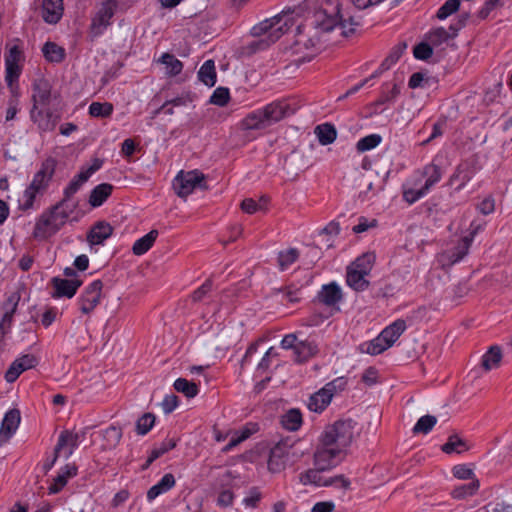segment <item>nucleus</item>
<instances>
[{
    "label": "nucleus",
    "instance_id": "obj_1",
    "mask_svg": "<svg viewBox=\"0 0 512 512\" xmlns=\"http://www.w3.org/2000/svg\"><path fill=\"white\" fill-rule=\"evenodd\" d=\"M317 9L313 12L312 16L307 19L306 25L297 26V39L295 45H303L305 48L314 47L319 42L318 35L309 37L307 39L303 36L304 29L309 26L316 30V34L330 32L334 28L339 27L342 29V35L348 37L355 32L352 27V18L349 19L350 26L347 28V21L343 20L340 16V3L338 0H317Z\"/></svg>",
    "mask_w": 512,
    "mask_h": 512
},
{
    "label": "nucleus",
    "instance_id": "obj_2",
    "mask_svg": "<svg viewBox=\"0 0 512 512\" xmlns=\"http://www.w3.org/2000/svg\"><path fill=\"white\" fill-rule=\"evenodd\" d=\"M293 25V17L288 13L276 15L255 25L251 30L252 35L256 37H266L261 38L260 40L252 41L248 45L249 52L255 53L258 50L267 48L272 43H275Z\"/></svg>",
    "mask_w": 512,
    "mask_h": 512
},
{
    "label": "nucleus",
    "instance_id": "obj_3",
    "mask_svg": "<svg viewBox=\"0 0 512 512\" xmlns=\"http://www.w3.org/2000/svg\"><path fill=\"white\" fill-rule=\"evenodd\" d=\"M285 101H274L248 113L240 122L242 130H263L292 114Z\"/></svg>",
    "mask_w": 512,
    "mask_h": 512
},
{
    "label": "nucleus",
    "instance_id": "obj_4",
    "mask_svg": "<svg viewBox=\"0 0 512 512\" xmlns=\"http://www.w3.org/2000/svg\"><path fill=\"white\" fill-rule=\"evenodd\" d=\"M75 208L76 204L69 206L59 201L45 210L36 221L33 237L37 240H47L54 236L66 224Z\"/></svg>",
    "mask_w": 512,
    "mask_h": 512
},
{
    "label": "nucleus",
    "instance_id": "obj_5",
    "mask_svg": "<svg viewBox=\"0 0 512 512\" xmlns=\"http://www.w3.org/2000/svg\"><path fill=\"white\" fill-rule=\"evenodd\" d=\"M355 425L352 419L338 420L328 425L320 437L322 445L335 446L343 451L354 439Z\"/></svg>",
    "mask_w": 512,
    "mask_h": 512
},
{
    "label": "nucleus",
    "instance_id": "obj_6",
    "mask_svg": "<svg viewBox=\"0 0 512 512\" xmlns=\"http://www.w3.org/2000/svg\"><path fill=\"white\" fill-rule=\"evenodd\" d=\"M56 166L57 161L52 157L45 159L41 163L40 169L36 172L32 182L24 191L25 201L22 205L24 210L32 208L37 193L46 191L53 178Z\"/></svg>",
    "mask_w": 512,
    "mask_h": 512
},
{
    "label": "nucleus",
    "instance_id": "obj_7",
    "mask_svg": "<svg viewBox=\"0 0 512 512\" xmlns=\"http://www.w3.org/2000/svg\"><path fill=\"white\" fill-rule=\"evenodd\" d=\"M206 177L199 170L180 171L173 180V189L180 198H187L195 189H207Z\"/></svg>",
    "mask_w": 512,
    "mask_h": 512
},
{
    "label": "nucleus",
    "instance_id": "obj_8",
    "mask_svg": "<svg viewBox=\"0 0 512 512\" xmlns=\"http://www.w3.org/2000/svg\"><path fill=\"white\" fill-rule=\"evenodd\" d=\"M423 175L427 177V179L425 184L420 189L411 188L404 190L403 198L407 203L413 204L424 195H426L430 188L441 179V170L437 165L429 164L424 167Z\"/></svg>",
    "mask_w": 512,
    "mask_h": 512
},
{
    "label": "nucleus",
    "instance_id": "obj_9",
    "mask_svg": "<svg viewBox=\"0 0 512 512\" xmlns=\"http://www.w3.org/2000/svg\"><path fill=\"white\" fill-rule=\"evenodd\" d=\"M345 382L342 378L327 383L322 389L310 396L308 401L309 410L321 413L331 402L337 387L342 388Z\"/></svg>",
    "mask_w": 512,
    "mask_h": 512
},
{
    "label": "nucleus",
    "instance_id": "obj_10",
    "mask_svg": "<svg viewBox=\"0 0 512 512\" xmlns=\"http://www.w3.org/2000/svg\"><path fill=\"white\" fill-rule=\"evenodd\" d=\"M103 165V160L99 158L93 159V163L88 168L84 169L82 168L81 171L73 177V179L70 181L68 186L64 190V197L61 200V202H64V204L69 205L68 201L70 198L78 192V190L82 187V185L88 181L90 176L98 171Z\"/></svg>",
    "mask_w": 512,
    "mask_h": 512
},
{
    "label": "nucleus",
    "instance_id": "obj_11",
    "mask_svg": "<svg viewBox=\"0 0 512 512\" xmlns=\"http://www.w3.org/2000/svg\"><path fill=\"white\" fill-rule=\"evenodd\" d=\"M103 283L95 280L90 283L78 299L79 309L83 314H90L99 304L102 296Z\"/></svg>",
    "mask_w": 512,
    "mask_h": 512
},
{
    "label": "nucleus",
    "instance_id": "obj_12",
    "mask_svg": "<svg viewBox=\"0 0 512 512\" xmlns=\"http://www.w3.org/2000/svg\"><path fill=\"white\" fill-rule=\"evenodd\" d=\"M323 470L321 469H318L317 467H315V469H309L307 470L305 473H302L300 475V482L303 484V485H307V484H313L315 486H332L338 482H341V485L342 487L344 488H348L349 485H350V482L344 478L343 475H338V476H335V477H329V478H324L322 475H321V472Z\"/></svg>",
    "mask_w": 512,
    "mask_h": 512
},
{
    "label": "nucleus",
    "instance_id": "obj_13",
    "mask_svg": "<svg viewBox=\"0 0 512 512\" xmlns=\"http://www.w3.org/2000/svg\"><path fill=\"white\" fill-rule=\"evenodd\" d=\"M30 118L37 125L39 130L47 132L55 129L60 119V115L50 108L32 106L30 110Z\"/></svg>",
    "mask_w": 512,
    "mask_h": 512
},
{
    "label": "nucleus",
    "instance_id": "obj_14",
    "mask_svg": "<svg viewBox=\"0 0 512 512\" xmlns=\"http://www.w3.org/2000/svg\"><path fill=\"white\" fill-rule=\"evenodd\" d=\"M292 446L293 444L286 439L279 441L271 448L268 459V469L271 472L278 473L285 468L289 449L292 448Z\"/></svg>",
    "mask_w": 512,
    "mask_h": 512
},
{
    "label": "nucleus",
    "instance_id": "obj_15",
    "mask_svg": "<svg viewBox=\"0 0 512 512\" xmlns=\"http://www.w3.org/2000/svg\"><path fill=\"white\" fill-rule=\"evenodd\" d=\"M342 451L335 446L320 445L317 447L314 453V465L318 469L328 470L336 465L335 458Z\"/></svg>",
    "mask_w": 512,
    "mask_h": 512
},
{
    "label": "nucleus",
    "instance_id": "obj_16",
    "mask_svg": "<svg viewBox=\"0 0 512 512\" xmlns=\"http://www.w3.org/2000/svg\"><path fill=\"white\" fill-rule=\"evenodd\" d=\"M38 364L36 356L25 354L16 359L5 373V379L8 383L16 381L20 374L28 369L34 368Z\"/></svg>",
    "mask_w": 512,
    "mask_h": 512
},
{
    "label": "nucleus",
    "instance_id": "obj_17",
    "mask_svg": "<svg viewBox=\"0 0 512 512\" xmlns=\"http://www.w3.org/2000/svg\"><path fill=\"white\" fill-rule=\"evenodd\" d=\"M51 284L54 288V292L52 293L53 298H72L76 294L78 288L82 285V281L78 279L54 277L51 280Z\"/></svg>",
    "mask_w": 512,
    "mask_h": 512
},
{
    "label": "nucleus",
    "instance_id": "obj_18",
    "mask_svg": "<svg viewBox=\"0 0 512 512\" xmlns=\"http://www.w3.org/2000/svg\"><path fill=\"white\" fill-rule=\"evenodd\" d=\"M19 423L20 411L18 409H11L5 414L0 427V446L10 439L18 428Z\"/></svg>",
    "mask_w": 512,
    "mask_h": 512
},
{
    "label": "nucleus",
    "instance_id": "obj_19",
    "mask_svg": "<svg viewBox=\"0 0 512 512\" xmlns=\"http://www.w3.org/2000/svg\"><path fill=\"white\" fill-rule=\"evenodd\" d=\"M86 432L87 428L80 433H72L68 430L62 431L56 444V450L62 451L65 447L69 446L65 455L66 458H69L73 454L74 449L78 446L80 439L85 437Z\"/></svg>",
    "mask_w": 512,
    "mask_h": 512
},
{
    "label": "nucleus",
    "instance_id": "obj_20",
    "mask_svg": "<svg viewBox=\"0 0 512 512\" xmlns=\"http://www.w3.org/2000/svg\"><path fill=\"white\" fill-rule=\"evenodd\" d=\"M63 11V0H43L42 18L46 23H58L63 16Z\"/></svg>",
    "mask_w": 512,
    "mask_h": 512
},
{
    "label": "nucleus",
    "instance_id": "obj_21",
    "mask_svg": "<svg viewBox=\"0 0 512 512\" xmlns=\"http://www.w3.org/2000/svg\"><path fill=\"white\" fill-rule=\"evenodd\" d=\"M113 233V227L106 221L97 222L87 234V241L91 246L101 245Z\"/></svg>",
    "mask_w": 512,
    "mask_h": 512
},
{
    "label": "nucleus",
    "instance_id": "obj_22",
    "mask_svg": "<svg viewBox=\"0 0 512 512\" xmlns=\"http://www.w3.org/2000/svg\"><path fill=\"white\" fill-rule=\"evenodd\" d=\"M51 100V86L45 79H38L33 83V106H47Z\"/></svg>",
    "mask_w": 512,
    "mask_h": 512
},
{
    "label": "nucleus",
    "instance_id": "obj_23",
    "mask_svg": "<svg viewBox=\"0 0 512 512\" xmlns=\"http://www.w3.org/2000/svg\"><path fill=\"white\" fill-rule=\"evenodd\" d=\"M114 15V4L111 0L103 3L96 17L92 21V29L97 30L96 34L102 33V30L110 25V19Z\"/></svg>",
    "mask_w": 512,
    "mask_h": 512
},
{
    "label": "nucleus",
    "instance_id": "obj_24",
    "mask_svg": "<svg viewBox=\"0 0 512 512\" xmlns=\"http://www.w3.org/2000/svg\"><path fill=\"white\" fill-rule=\"evenodd\" d=\"M317 298L326 306H334L342 299V292L335 282H331L322 286Z\"/></svg>",
    "mask_w": 512,
    "mask_h": 512
},
{
    "label": "nucleus",
    "instance_id": "obj_25",
    "mask_svg": "<svg viewBox=\"0 0 512 512\" xmlns=\"http://www.w3.org/2000/svg\"><path fill=\"white\" fill-rule=\"evenodd\" d=\"M406 328L407 326L405 320L397 319L392 324L384 328L379 335L381 336V339H383L385 343L391 347L403 334Z\"/></svg>",
    "mask_w": 512,
    "mask_h": 512
},
{
    "label": "nucleus",
    "instance_id": "obj_26",
    "mask_svg": "<svg viewBox=\"0 0 512 512\" xmlns=\"http://www.w3.org/2000/svg\"><path fill=\"white\" fill-rule=\"evenodd\" d=\"M77 474V467L74 464L65 465L58 475L54 478V482L49 486L50 494H56L67 484L69 478Z\"/></svg>",
    "mask_w": 512,
    "mask_h": 512
},
{
    "label": "nucleus",
    "instance_id": "obj_27",
    "mask_svg": "<svg viewBox=\"0 0 512 512\" xmlns=\"http://www.w3.org/2000/svg\"><path fill=\"white\" fill-rule=\"evenodd\" d=\"M20 298H21V296L18 292H12L7 296L6 300L3 302V304H2L3 315H2L1 320L4 323H8V325L12 326L13 317L17 310Z\"/></svg>",
    "mask_w": 512,
    "mask_h": 512
},
{
    "label": "nucleus",
    "instance_id": "obj_28",
    "mask_svg": "<svg viewBox=\"0 0 512 512\" xmlns=\"http://www.w3.org/2000/svg\"><path fill=\"white\" fill-rule=\"evenodd\" d=\"M174 485H175V477H174V475L171 474V473L165 474L157 484L153 485L148 490V492H147V499L149 501L154 500L159 495L169 491L171 488L174 487Z\"/></svg>",
    "mask_w": 512,
    "mask_h": 512
},
{
    "label": "nucleus",
    "instance_id": "obj_29",
    "mask_svg": "<svg viewBox=\"0 0 512 512\" xmlns=\"http://www.w3.org/2000/svg\"><path fill=\"white\" fill-rule=\"evenodd\" d=\"M477 229L478 227L470 233V236L463 237L461 242L453 250L448 252V258L452 264L459 262L467 255Z\"/></svg>",
    "mask_w": 512,
    "mask_h": 512
},
{
    "label": "nucleus",
    "instance_id": "obj_30",
    "mask_svg": "<svg viewBox=\"0 0 512 512\" xmlns=\"http://www.w3.org/2000/svg\"><path fill=\"white\" fill-rule=\"evenodd\" d=\"M113 186L109 183H102L94 187L89 196V204L92 207L101 206L111 195Z\"/></svg>",
    "mask_w": 512,
    "mask_h": 512
},
{
    "label": "nucleus",
    "instance_id": "obj_31",
    "mask_svg": "<svg viewBox=\"0 0 512 512\" xmlns=\"http://www.w3.org/2000/svg\"><path fill=\"white\" fill-rule=\"evenodd\" d=\"M314 133L319 143L324 146L332 144L337 138V130L331 123L317 125L314 129Z\"/></svg>",
    "mask_w": 512,
    "mask_h": 512
},
{
    "label": "nucleus",
    "instance_id": "obj_32",
    "mask_svg": "<svg viewBox=\"0 0 512 512\" xmlns=\"http://www.w3.org/2000/svg\"><path fill=\"white\" fill-rule=\"evenodd\" d=\"M157 236L158 231L155 229L151 230L146 235L135 241L132 247V252L138 256L145 254L153 246Z\"/></svg>",
    "mask_w": 512,
    "mask_h": 512
},
{
    "label": "nucleus",
    "instance_id": "obj_33",
    "mask_svg": "<svg viewBox=\"0 0 512 512\" xmlns=\"http://www.w3.org/2000/svg\"><path fill=\"white\" fill-rule=\"evenodd\" d=\"M198 78L209 87H213L216 84V70L213 60L210 59L203 63L198 71Z\"/></svg>",
    "mask_w": 512,
    "mask_h": 512
},
{
    "label": "nucleus",
    "instance_id": "obj_34",
    "mask_svg": "<svg viewBox=\"0 0 512 512\" xmlns=\"http://www.w3.org/2000/svg\"><path fill=\"white\" fill-rule=\"evenodd\" d=\"M502 359V351L499 346H491L482 357V367L489 371L497 368Z\"/></svg>",
    "mask_w": 512,
    "mask_h": 512
},
{
    "label": "nucleus",
    "instance_id": "obj_35",
    "mask_svg": "<svg viewBox=\"0 0 512 512\" xmlns=\"http://www.w3.org/2000/svg\"><path fill=\"white\" fill-rule=\"evenodd\" d=\"M367 275L347 268L346 282L355 291H364L369 286Z\"/></svg>",
    "mask_w": 512,
    "mask_h": 512
},
{
    "label": "nucleus",
    "instance_id": "obj_36",
    "mask_svg": "<svg viewBox=\"0 0 512 512\" xmlns=\"http://www.w3.org/2000/svg\"><path fill=\"white\" fill-rule=\"evenodd\" d=\"M441 450L446 454H461L468 450V445L466 441L460 438L457 434H453L448 437L447 442L442 445Z\"/></svg>",
    "mask_w": 512,
    "mask_h": 512
},
{
    "label": "nucleus",
    "instance_id": "obj_37",
    "mask_svg": "<svg viewBox=\"0 0 512 512\" xmlns=\"http://www.w3.org/2000/svg\"><path fill=\"white\" fill-rule=\"evenodd\" d=\"M282 426L289 431H297L302 425V414L298 409H290L281 417Z\"/></svg>",
    "mask_w": 512,
    "mask_h": 512
},
{
    "label": "nucleus",
    "instance_id": "obj_38",
    "mask_svg": "<svg viewBox=\"0 0 512 512\" xmlns=\"http://www.w3.org/2000/svg\"><path fill=\"white\" fill-rule=\"evenodd\" d=\"M374 261L375 255L373 253H364L352 262L348 268L368 275L373 267Z\"/></svg>",
    "mask_w": 512,
    "mask_h": 512
},
{
    "label": "nucleus",
    "instance_id": "obj_39",
    "mask_svg": "<svg viewBox=\"0 0 512 512\" xmlns=\"http://www.w3.org/2000/svg\"><path fill=\"white\" fill-rule=\"evenodd\" d=\"M294 353L297 362H305L317 353V346L313 342L301 341L295 346Z\"/></svg>",
    "mask_w": 512,
    "mask_h": 512
},
{
    "label": "nucleus",
    "instance_id": "obj_40",
    "mask_svg": "<svg viewBox=\"0 0 512 512\" xmlns=\"http://www.w3.org/2000/svg\"><path fill=\"white\" fill-rule=\"evenodd\" d=\"M42 52L44 57L50 62L59 63L65 57V50L54 42H46Z\"/></svg>",
    "mask_w": 512,
    "mask_h": 512
},
{
    "label": "nucleus",
    "instance_id": "obj_41",
    "mask_svg": "<svg viewBox=\"0 0 512 512\" xmlns=\"http://www.w3.org/2000/svg\"><path fill=\"white\" fill-rule=\"evenodd\" d=\"M479 487V480L473 479V481L468 484L455 487L451 492V496L454 499H465L466 497L474 495L478 491Z\"/></svg>",
    "mask_w": 512,
    "mask_h": 512
},
{
    "label": "nucleus",
    "instance_id": "obj_42",
    "mask_svg": "<svg viewBox=\"0 0 512 512\" xmlns=\"http://www.w3.org/2000/svg\"><path fill=\"white\" fill-rule=\"evenodd\" d=\"M173 387L177 392L184 394L187 398H193L199 392L198 386L185 378L175 380Z\"/></svg>",
    "mask_w": 512,
    "mask_h": 512
},
{
    "label": "nucleus",
    "instance_id": "obj_43",
    "mask_svg": "<svg viewBox=\"0 0 512 512\" xmlns=\"http://www.w3.org/2000/svg\"><path fill=\"white\" fill-rule=\"evenodd\" d=\"M160 62L166 66L169 76H176L180 74L183 69L182 62L169 53H164L160 58Z\"/></svg>",
    "mask_w": 512,
    "mask_h": 512
},
{
    "label": "nucleus",
    "instance_id": "obj_44",
    "mask_svg": "<svg viewBox=\"0 0 512 512\" xmlns=\"http://www.w3.org/2000/svg\"><path fill=\"white\" fill-rule=\"evenodd\" d=\"M103 438L106 441L104 448L113 449L119 444L122 438V429L112 425L103 431Z\"/></svg>",
    "mask_w": 512,
    "mask_h": 512
},
{
    "label": "nucleus",
    "instance_id": "obj_45",
    "mask_svg": "<svg viewBox=\"0 0 512 512\" xmlns=\"http://www.w3.org/2000/svg\"><path fill=\"white\" fill-rule=\"evenodd\" d=\"M437 423L433 415H424L418 419L412 431L414 434H428Z\"/></svg>",
    "mask_w": 512,
    "mask_h": 512
},
{
    "label": "nucleus",
    "instance_id": "obj_46",
    "mask_svg": "<svg viewBox=\"0 0 512 512\" xmlns=\"http://www.w3.org/2000/svg\"><path fill=\"white\" fill-rule=\"evenodd\" d=\"M388 348L390 347L385 343L383 339H381L380 335H378L370 342L361 345V351L370 355H378Z\"/></svg>",
    "mask_w": 512,
    "mask_h": 512
},
{
    "label": "nucleus",
    "instance_id": "obj_47",
    "mask_svg": "<svg viewBox=\"0 0 512 512\" xmlns=\"http://www.w3.org/2000/svg\"><path fill=\"white\" fill-rule=\"evenodd\" d=\"M113 112V105L108 102H92L89 106V114L92 117H109Z\"/></svg>",
    "mask_w": 512,
    "mask_h": 512
},
{
    "label": "nucleus",
    "instance_id": "obj_48",
    "mask_svg": "<svg viewBox=\"0 0 512 512\" xmlns=\"http://www.w3.org/2000/svg\"><path fill=\"white\" fill-rule=\"evenodd\" d=\"M382 141V137L379 134H370L361 138L357 144L356 149L358 152L369 151L378 146Z\"/></svg>",
    "mask_w": 512,
    "mask_h": 512
},
{
    "label": "nucleus",
    "instance_id": "obj_49",
    "mask_svg": "<svg viewBox=\"0 0 512 512\" xmlns=\"http://www.w3.org/2000/svg\"><path fill=\"white\" fill-rule=\"evenodd\" d=\"M426 38L431 45L439 46L444 42L448 41L451 38V36L446 29H444L443 27H438L430 31Z\"/></svg>",
    "mask_w": 512,
    "mask_h": 512
},
{
    "label": "nucleus",
    "instance_id": "obj_50",
    "mask_svg": "<svg viewBox=\"0 0 512 512\" xmlns=\"http://www.w3.org/2000/svg\"><path fill=\"white\" fill-rule=\"evenodd\" d=\"M155 423V416L152 413L143 414L136 422V431L139 435L147 434Z\"/></svg>",
    "mask_w": 512,
    "mask_h": 512
},
{
    "label": "nucleus",
    "instance_id": "obj_51",
    "mask_svg": "<svg viewBox=\"0 0 512 512\" xmlns=\"http://www.w3.org/2000/svg\"><path fill=\"white\" fill-rule=\"evenodd\" d=\"M460 7L459 0H447L437 11L436 17L439 20H444L457 12Z\"/></svg>",
    "mask_w": 512,
    "mask_h": 512
},
{
    "label": "nucleus",
    "instance_id": "obj_52",
    "mask_svg": "<svg viewBox=\"0 0 512 512\" xmlns=\"http://www.w3.org/2000/svg\"><path fill=\"white\" fill-rule=\"evenodd\" d=\"M298 251L295 248H290L286 251H281L278 255V263L282 270L286 269L289 265L294 263L298 258Z\"/></svg>",
    "mask_w": 512,
    "mask_h": 512
},
{
    "label": "nucleus",
    "instance_id": "obj_53",
    "mask_svg": "<svg viewBox=\"0 0 512 512\" xmlns=\"http://www.w3.org/2000/svg\"><path fill=\"white\" fill-rule=\"evenodd\" d=\"M230 99L229 89L225 87H218L214 90L210 97V103L217 106H225Z\"/></svg>",
    "mask_w": 512,
    "mask_h": 512
},
{
    "label": "nucleus",
    "instance_id": "obj_54",
    "mask_svg": "<svg viewBox=\"0 0 512 512\" xmlns=\"http://www.w3.org/2000/svg\"><path fill=\"white\" fill-rule=\"evenodd\" d=\"M6 75L5 81L7 85H10L12 82H18V79L21 75L22 68L18 63H5Z\"/></svg>",
    "mask_w": 512,
    "mask_h": 512
},
{
    "label": "nucleus",
    "instance_id": "obj_55",
    "mask_svg": "<svg viewBox=\"0 0 512 512\" xmlns=\"http://www.w3.org/2000/svg\"><path fill=\"white\" fill-rule=\"evenodd\" d=\"M413 54L416 59L427 60L433 54L431 45L427 42H420L413 49Z\"/></svg>",
    "mask_w": 512,
    "mask_h": 512
},
{
    "label": "nucleus",
    "instance_id": "obj_56",
    "mask_svg": "<svg viewBox=\"0 0 512 512\" xmlns=\"http://www.w3.org/2000/svg\"><path fill=\"white\" fill-rule=\"evenodd\" d=\"M452 473L454 477L461 480L471 479L473 481V479H475L473 470L465 464L455 465L452 469Z\"/></svg>",
    "mask_w": 512,
    "mask_h": 512
},
{
    "label": "nucleus",
    "instance_id": "obj_57",
    "mask_svg": "<svg viewBox=\"0 0 512 512\" xmlns=\"http://www.w3.org/2000/svg\"><path fill=\"white\" fill-rule=\"evenodd\" d=\"M212 280L207 279L198 289H196L192 295L193 302H199L205 298V296L212 290Z\"/></svg>",
    "mask_w": 512,
    "mask_h": 512
},
{
    "label": "nucleus",
    "instance_id": "obj_58",
    "mask_svg": "<svg viewBox=\"0 0 512 512\" xmlns=\"http://www.w3.org/2000/svg\"><path fill=\"white\" fill-rule=\"evenodd\" d=\"M262 498V494L259 490L258 487H252L249 492H248V495L244 498L243 500V503L247 506V507H251V508H255L257 507L259 501L261 500Z\"/></svg>",
    "mask_w": 512,
    "mask_h": 512
},
{
    "label": "nucleus",
    "instance_id": "obj_59",
    "mask_svg": "<svg viewBox=\"0 0 512 512\" xmlns=\"http://www.w3.org/2000/svg\"><path fill=\"white\" fill-rule=\"evenodd\" d=\"M502 5V0H486L483 7L478 12V17L480 19H486L491 11Z\"/></svg>",
    "mask_w": 512,
    "mask_h": 512
},
{
    "label": "nucleus",
    "instance_id": "obj_60",
    "mask_svg": "<svg viewBox=\"0 0 512 512\" xmlns=\"http://www.w3.org/2000/svg\"><path fill=\"white\" fill-rule=\"evenodd\" d=\"M400 93V88L397 83L393 84V87L388 92H383L382 96L377 100L376 104L382 105L386 102L393 101Z\"/></svg>",
    "mask_w": 512,
    "mask_h": 512
},
{
    "label": "nucleus",
    "instance_id": "obj_61",
    "mask_svg": "<svg viewBox=\"0 0 512 512\" xmlns=\"http://www.w3.org/2000/svg\"><path fill=\"white\" fill-rule=\"evenodd\" d=\"M178 406V397L174 394L167 395L162 402V408L165 414H170Z\"/></svg>",
    "mask_w": 512,
    "mask_h": 512
},
{
    "label": "nucleus",
    "instance_id": "obj_62",
    "mask_svg": "<svg viewBox=\"0 0 512 512\" xmlns=\"http://www.w3.org/2000/svg\"><path fill=\"white\" fill-rule=\"evenodd\" d=\"M406 48H407L406 42H400L397 45H395L392 48L390 54L388 55L389 61L396 63L400 59V57L402 56V54L404 53Z\"/></svg>",
    "mask_w": 512,
    "mask_h": 512
},
{
    "label": "nucleus",
    "instance_id": "obj_63",
    "mask_svg": "<svg viewBox=\"0 0 512 512\" xmlns=\"http://www.w3.org/2000/svg\"><path fill=\"white\" fill-rule=\"evenodd\" d=\"M22 57V50L19 46L15 45L10 48L9 53L5 56V63H18Z\"/></svg>",
    "mask_w": 512,
    "mask_h": 512
},
{
    "label": "nucleus",
    "instance_id": "obj_64",
    "mask_svg": "<svg viewBox=\"0 0 512 512\" xmlns=\"http://www.w3.org/2000/svg\"><path fill=\"white\" fill-rule=\"evenodd\" d=\"M335 508V504L331 501H324L316 503L311 512H332Z\"/></svg>",
    "mask_w": 512,
    "mask_h": 512
}]
</instances>
